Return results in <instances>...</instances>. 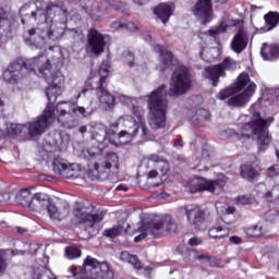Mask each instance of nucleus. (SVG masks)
Instances as JSON below:
<instances>
[{"label":"nucleus","mask_w":279,"mask_h":279,"mask_svg":"<svg viewBox=\"0 0 279 279\" xmlns=\"http://www.w3.org/2000/svg\"><path fill=\"white\" fill-rule=\"evenodd\" d=\"M174 10L175 5H173L171 2L160 3L154 9V14L157 15V19L161 20L163 25H167V23H169V19L173 16Z\"/></svg>","instance_id":"obj_27"},{"label":"nucleus","mask_w":279,"mask_h":279,"mask_svg":"<svg viewBox=\"0 0 279 279\" xmlns=\"http://www.w3.org/2000/svg\"><path fill=\"white\" fill-rule=\"evenodd\" d=\"M173 147L182 148V147H184V144L182 143V141H174Z\"/></svg>","instance_id":"obj_61"},{"label":"nucleus","mask_w":279,"mask_h":279,"mask_svg":"<svg viewBox=\"0 0 279 279\" xmlns=\"http://www.w3.org/2000/svg\"><path fill=\"white\" fill-rule=\"evenodd\" d=\"M116 130H117V128L112 126V124H111V126L105 133L104 141H117V138H119V140L125 138V136L131 134L126 130H121L119 133H117Z\"/></svg>","instance_id":"obj_33"},{"label":"nucleus","mask_w":279,"mask_h":279,"mask_svg":"<svg viewBox=\"0 0 279 279\" xmlns=\"http://www.w3.org/2000/svg\"><path fill=\"white\" fill-rule=\"evenodd\" d=\"M124 29L129 32H138V25H135L134 22L124 23Z\"/></svg>","instance_id":"obj_52"},{"label":"nucleus","mask_w":279,"mask_h":279,"mask_svg":"<svg viewBox=\"0 0 279 279\" xmlns=\"http://www.w3.org/2000/svg\"><path fill=\"white\" fill-rule=\"evenodd\" d=\"M8 29H10V20L8 19V13L0 7V47L5 40Z\"/></svg>","instance_id":"obj_32"},{"label":"nucleus","mask_w":279,"mask_h":279,"mask_svg":"<svg viewBox=\"0 0 279 279\" xmlns=\"http://www.w3.org/2000/svg\"><path fill=\"white\" fill-rule=\"evenodd\" d=\"M57 112L59 114L58 117V122L62 123L63 128H75V125H77V120H64L62 119V117H71V114H76L77 117H80V114H82V117H88V114H90V110L84 108V107H80L71 101H63V102H59L57 105Z\"/></svg>","instance_id":"obj_12"},{"label":"nucleus","mask_w":279,"mask_h":279,"mask_svg":"<svg viewBox=\"0 0 279 279\" xmlns=\"http://www.w3.org/2000/svg\"><path fill=\"white\" fill-rule=\"evenodd\" d=\"M66 34L74 43H82L84 40V33L80 28L68 29Z\"/></svg>","instance_id":"obj_39"},{"label":"nucleus","mask_w":279,"mask_h":279,"mask_svg":"<svg viewBox=\"0 0 279 279\" xmlns=\"http://www.w3.org/2000/svg\"><path fill=\"white\" fill-rule=\"evenodd\" d=\"M227 183L228 177H226V174H220L216 180H206L204 178L196 177L187 182L186 191L192 194L202 193L204 191L215 193L217 189L221 191Z\"/></svg>","instance_id":"obj_11"},{"label":"nucleus","mask_w":279,"mask_h":279,"mask_svg":"<svg viewBox=\"0 0 279 279\" xmlns=\"http://www.w3.org/2000/svg\"><path fill=\"white\" fill-rule=\"evenodd\" d=\"M253 202H254V197H252V195H242L238 197V203H240L242 206L252 204Z\"/></svg>","instance_id":"obj_49"},{"label":"nucleus","mask_w":279,"mask_h":279,"mask_svg":"<svg viewBox=\"0 0 279 279\" xmlns=\"http://www.w3.org/2000/svg\"><path fill=\"white\" fill-rule=\"evenodd\" d=\"M15 232H17V234H25V232H27V229L23 227H15Z\"/></svg>","instance_id":"obj_60"},{"label":"nucleus","mask_w":279,"mask_h":279,"mask_svg":"<svg viewBox=\"0 0 279 279\" xmlns=\"http://www.w3.org/2000/svg\"><path fill=\"white\" fill-rule=\"evenodd\" d=\"M72 145L75 154L84 160H96L89 166L96 178L110 180V173L113 175L119 173V155L117 153H107L106 156H101L104 149H106L104 142H96L92 147H86L80 141L74 142Z\"/></svg>","instance_id":"obj_2"},{"label":"nucleus","mask_w":279,"mask_h":279,"mask_svg":"<svg viewBox=\"0 0 279 279\" xmlns=\"http://www.w3.org/2000/svg\"><path fill=\"white\" fill-rule=\"evenodd\" d=\"M70 269H71V272L73 274L74 277L77 276V267L71 266Z\"/></svg>","instance_id":"obj_63"},{"label":"nucleus","mask_w":279,"mask_h":279,"mask_svg":"<svg viewBox=\"0 0 279 279\" xmlns=\"http://www.w3.org/2000/svg\"><path fill=\"white\" fill-rule=\"evenodd\" d=\"M246 236L250 239H260L263 236V227L253 226L244 229Z\"/></svg>","instance_id":"obj_38"},{"label":"nucleus","mask_w":279,"mask_h":279,"mask_svg":"<svg viewBox=\"0 0 279 279\" xmlns=\"http://www.w3.org/2000/svg\"><path fill=\"white\" fill-rule=\"evenodd\" d=\"M24 43L32 49H40L45 45V37L40 34L39 28H31L23 35Z\"/></svg>","instance_id":"obj_25"},{"label":"nucleus","mask_w":279,"mask_h":279,"mask_svg":"<svg viewBox=\"0 0 279 279\" xmlns=\"http://www.w3.org/2000/svg\"><path fill=\"white\" fill-rule=\"evenodd\" d=\"M256 93V83L250 80V74L243 72L231 87L218 94L220 101H226L230 108H243Z\"/></svg>","instance_id":"obj_4"},{"label":"nucleus","mask_w":279,"mask_h":279,"mask_svg":"<svg viewBox=\"0 0 279 279\" xmlns=\"http://www.w3.org/2000/svg\"><path fill=\"white\" fill-rule=\"evenodd\" d=\"M65 256L71 260L73 258H80V256H82V251L77 246H69L65 248Z\"/></svg>","instance_id":"obj_40"},{"label":"nucleus","mask_w":279,"mask_h":279,"mask_svg":"<svg viewBox=\"0 0 279 279\" xmlns=\"http://www.w3.org/2000/svg\"><path fill=\"white\" fill-rule=\"evenodd\" d=\"M25 128V125L23 124H7L4 132V138L5 136H19V134H21L23 132V129Z\"/></svg>","instance_id":"obj_37"},{"label":"nucleus","mask_w":279,"mask_h":279,"mask_svg":"<svg viewBox=\"0 0 279 279\" xmlns=\"http://www.w3.org/2000/svg\"><path fill=\"white\" fill-rule=\"evenodd\" d=\"M230 243H232L233 245H241V243H243V239H241V236L239 235H232L229 238Z\"/></svg>","instance_id":"obj_55"},{"label":"nucleus","mask_w":279,"mask_h":279,"mask_svg":"<svg viewBox=\"0 0 279 279\" xmlns=\"http://www.w3.org/2000/svg\"><path fill=\"white\" fill-rule=\"evenodd\" d=\"M109 73H110V70H108V65L102 63L98 71V75L100 78L96 83V87H95L96 95L101 106H104L106 110H112L116 104L114 96H112V94H110V92L106 89V80L108 78Z\"/></svg>","instance_id":"obj_13"},{"label":"nucleus","mask_w":279,"mask_h":279,"mask_svg":"<svg viewBox=\"0 0 279 279\" xmlns=\"http://www.w3.org/2000/svg\"><path fill=\"white\" fill-rule=\"evenodd\" d=\"M38 16H39V20H38ZM29 17L34 19V21H38V23H45L47 21V14H45V12L40 10L31 12Z\"/></svg>","instance_id":"obj_43"},{"label":"nucleus","mask_w":279,"mask_h":279,"mask_svg":"<svg viewBox=\"0 0 279 279\" xmlns=\"http://www.w3.org/2000/svg\"><path fill=\"white\" fill-rule=\"evenodd\" d=\"M175 230V223L170 217L163 219H155L148 222L147 220H142L137 223V230L140 234L134 238L135 243H141V241L147 239V236H154V239H160L165 236L166 232H172Z\"/></svg>","instance_id":"obj_7"},{"label":"nucleus","mask_w":279,"mask_h":279,"mask_svg":"<svg viewBox=\"0 0 279 279\" xmlns=\"http://www.w3.org/2000/svg\"><path fill=\"white\" fill-rule=\"evenodd\" d=\"M154 178H158V171L157 170H150L148 172V182H149V180H154Z\"/></svg>","instance_id":"obj_58"},{"label":"nucleus","mask_w":279,"mask_h":279,"mask_svg":"<svg viewBox=\"0 0 279 279\" xmlns=\"http://www.w3.org/2000/svg\"><path fill=\"white\" fill-rule=\"evenodd\" d=\"M57 151H66V142L64 141H40L37 143V156L39 160L49 162Z\"/></svg>","instance_id":"obj_16"},{"label":"nucleus","mask_w":279,"mask_h":279,"mask_svg":"<svg viewBox=\"0 0 279 279\" xmlns=\"http://www.w3.org/2000/svg\"><path fill=\"white\" fill-rule=\"evenodd\" d=\"M213 156H215V150L208 144H206L203 147V158H213Z\"/></svg>","instance_id":"obj_50"},{"label":"nucleus","mask_w":279,"mask_h":279,"mask_svg":"<svg viewBox=\"0 0 279 279\" xmlns=\"http://www.w3.org/2000/svg\"><path fill=\"white\" fill-rule=\"evenodd\" d=\"M120 260H123L124 263H130V265H132L134 269H143V263H141L138 256L132 255L129 252H122L120 254Z\"/></svg>","instance_id":"obj_34"},{"label":"nucleus","mask_w":279,"mask_h":279,"mask_svg":"<svg viewBox=\"0 0 279 279\" xmlns=\"http://www.w3.org/2000/svg\"><path fill=\"white\" fill-rule=\"evenodd\" d=\"M135 5H147L151 0H131Z\"/></svg>","instance_id":"obj_57"},{"label":"nucleus","mask_w":279,"mask_h":279,"mask_svg":"<svg viewBox=\"0 0 279 279\" xmlns=\"http://www.w3.org/2000/svg\"><path fill=\"white\" fill-rule=\"evenodd\" d=\"M210 119V112L206 109H198L192 117L191 121L194 125H202L205 121Z\"/></svg>","instance_id":"obj_35"},{"label":"nucleus","mask_w":279,"mask_h":279,"mask_svg":"<svg viewBox=\"0 0 279 279\" xmlns=\"http://www.w3.org/2000/svg\"><path fill=\"white\" fill-rule=\"evenodd\" d=\"M80 132L81 134H86V126H81Z\"/></svg>","instance_id":"obj_64"},{"label":"nucleus","mask_w":279,"mask_h":279,"mask_svg":"<svg viewBox=\"0 0 279 279\" xmlns=\"http://www.w3.org/2000/svg\"><path fill=\"white\" fill-rule=\"evenodd\" d=\"M221 230H223V228L221 227L209 229L208 234L210 239H223V235H219V232H221Z\"/></svg>","instance_id":"obj_47"},{"label":"nucleus","mask_w":279,"mask_h":279,"mask_svg":"<svg viewBox=\"0 0 279 279\" xmlns=\"http://www.w3.org/2000/svg\"><path fill=\"white\" fill-rule=\"evenodd\" d=\"M50 219H54L57 221H62L64 217H69V213H71V207H69V203L64 199H57L56 204L48 203L46 206Z\"/></svg>","instance_id":"obj_22"},{"label":"nucleus","mask_w":279,"mask_h":279,"mask_svg":"<svg viewBox=\"0 0 279 279\" xmlns=\"http://www.w3.org/2000/svg\"><path fill=\"white\" fill-rule=\"evenodd\" d=\"M238 23V20L230 19V16L227 15L218 26H214L207 32V36H209V38H214L216 43H219V39L217 38H219L221 34H226L228 32V27H235Z\"/></svg>","instance_id":"obj_23"},{"label":"nucleus","mask_w":279,"mask_h":279,"mask_svg":"<svg viewBox=\"0 0 279 279\" xmlns=\"http://www.w3.org/2000/svg\"><path fill=\"white\" fill-rule=\"evenodd\" d=\"M117 0H83L82 10L92 19V21H101L108 12V8H112Z\"/></svg>","instance_id":"obj_14"},{"label":"nucleus","mask_w":279,"mask_h":279,"mask_svg":"<svg viewBox=\"0 0 279 279\" xmlns=\"http://www.w3.org/2000/svg\"><path fill=\"white\" fill-rule=\"evenodd\" d=\"M110 28L113 32H117L119 29H125V23L121 22V21H114L111 25Z\"/></svg>","instance_id":"obj_51"},{"label":"nucleus","mask_w":279,"mask_h":279,"mask_svg":"<svg viewBox=\"0 0 279 279\" xmlns=\"http://www.w3.org/2000/svg\"><path fill=\"white\" fill-rule=\"evenodd\" d=\"M155 51L160 53L159 63L157 65V70L160 71V73L173 66V53L171 51L166 50L161 45L155 46Z\"/></svg>","instance_id":"obj_26"},{"label":"nucleus","mask_w":279,"mask_h":279,"mask_svg":"<svg viewBox=\"0 0 279 279\" xmlns=\"http://www.w3.org/2000/svg\"><path fill=\"white\" fill-rule=\"evenodd\" d=\"M123 232V227L117 226L110 229H106L104 231L105 236H109V239H114V236H119Z\"/></svg>","instance_id":"obj_41"},{"label":"nucleus","mask_w":279,"mask_h":279,"mask_svg":"<svg viewBox=\"0 0 279 279\" xmlns=\"http://www.w3.org/2000/svg\"><path fill=\"white\" fill-rule=\"evenodd\" d=\"M236 69V61L227 57L221 63L205 68L204 75L210 80L213 86L219 84V77H226V71H233Z\"/></svg>","instance_id":"obj_15"},{"label":"nucleus","mask_w":279,"mask_h":279,"mask_svg":"<svg viewBox=\"0 0 279 279\" xmlns=\"http://www.w3.org/2000/svg\"><path fill=\"white\" fill-rule=\"evenodd\" d=\"M122 60L129 66H134V54L132 53V51L130 50L124 51L122 54Z\"/></svg>","instance_id":"obj_45"},{"label":"nucleus","mask_w":279,"mask_h":279,"mask_svg":"<svg viewBox=\"0 0 279 279\" xmlns=\"http://www.w3.org/2000/svg\"><path fill=\"white\" fill-rule=\"evenodd\" d=\"M132 113L138 119V124L132 116H123L120 117L116 123H112V128H124V130L129 132V135H125V138H134L136 134H138V130L142 133V137L147 136V126L145 125V119H143L145 112L141 107L133 105Z\"/></svg>","instance_id":"obj_9"},{"label":"nucleus","mask_w":279,"mask_h":279,"mask_svg":"<svg viewBox=\"0 0 279 279\" xmlns=\"http://www.w3.org/2000/svg\"><path fill=\"white\" fill-rule=\"evenodd\" d=\"M40 250V245L36 242L29 243L28 244V252L29 254H36Z\"/></svg>","instance_id":"obj_53"},{"label":"nucleus","mask_w":279,"mask_h":279,"mask_svg":"<svg viewBox=\"0 0 279 279\" xmlns=\"http://www.w3.org/2000/svg\"><path fill=\"white\" fill-rule=\"evenodd\" d=\"M34 189L32 190H21L19 193L14 192H0V204H8L12 197H15L16 204L24 206V208H31L32 198L34 195Z\"/></svg>","instance_id":"obj_18"},{"label":"nucleus","mask_w":279,"mask_h":279,"mask_svg":"<svg viewBox=\"0 0 279 279\" xmlns=\"http://www.w3.org/2000/svg\"><path fill=\"white\" fill-rule=\"evenodd\" d=\"M52 169L57 175L65 178L66 180L82 178V168H80L78 165L69 163L60 157L53 159Z\"/></svg>","instance_id":"obj_17"},{"label":"nucleus","mask_w":279,"mask_h":279,"mask_svg":"<svg viewBox=\"0 0 279 279\" xmlns=\"http://www.w3.org/2000/svg\"><path fill=\"white\" fill-rule=\"evenodd\" d=\"M266 221H269L270 223H274L276 221H279V210H269L265 214Z\"/></svg>","instance_id":"obj_44"},{"label":"nucleus","mask_w":279,"mask_h":279,"mask_svg":"<svg viewBox=\"0 0 279 279\" xmlns=\"http://www.w3.org/2000/svg\"><path fill=\"white\" fill-rule=\"evenodd\" d=\"M46 14L49 19H53V23L48 32L49 40H60L66 34V23L69 21L66 10L60 5L49 3L46 8Z\"/></svg>","instance_id":"obj_8"},{"label":"nucleus","mask_w":279,"mask_h":279,"mask_svg":"<svg viewBox=\"0 0 279 279\" xmlns=\"http://www.w3.org/2000/svg\"><path fill=\"white\" fill-rule=\"evenodd\" d=\"M184 210L190 226H193L195 230H204V223H206V210L195 205H186Z\"/></svg>","instance_id":"obj_19"},{"label":"nucleus","mask_w":279,"mask_h":279,"mask_svg":"<svg viewBox=\"0 0 279 279\" xmlns=\"http://www.w3.org/2000/svg\"><path fill=\"white\" fill-rule=\"evenodd\" d=\"M116 191H125L128 192V186L123 185V184H120L117 186Z\"/></svg>","instance_id":"obj_62"},{"label":"nucleus","mask_w":279,"mask_h":279,"mask_svg":"<svg viewBox=\"0 0 279 279\" xmlns=\"http://www.w3.org/2000/svg\"><path fill=\"white\" fill-rule=\"evenodd\" d=\"M74 217L78 219L81 223H84V230L89 236H96V234H99L98 223L104 221L106 214L104 210L95 211V207H93L90 203H76Z\"/></svg>","instance_id":"obj_6"},{"label":"nucleus","mask_w":279,"mask_h":279,"mask_svg":"<svg viewBox=\"0 0 279 279\" xmlns=\"http://www.w3.org/2000/svg\"><path fill=\"white\" fill-rule=\"evenodd\" d=\"M147 160L155 163L156 169H159L162 178H165L167 173H169V161H167L161 156L153 154L147 157Z\"/></svg>","instance_id":"obj_31"},{"label":"nucleus","mask_w":279,"mask_h":279,"mask_svg":"<svg viewBox=\"0 0 279 279\" xmlns=\"http://www.w3.org/2000/svg\"><path fill=\"white\" fill-rule=\"evenodd\" d=\"M262 58L264 60H268L272 62V60H278L279 58V45L274 44V45H268L264 44L262 49H260Z\"/></svg>","instance_id":"obj_30"},{"label":"nucleus","mask_w":279,"mask_h":279,"mask_svg":"<svg viewBox=\"0 0 279 279\" xmlns=\"http://www.w3.org/2000/svg\"><path fill=\"white\" fill-rule=\"evenodd\" d=\"M258 105L254 104L248 109L250 114L240 116L238 123L241 128V133H235L229 129L222 133L225 138H233L234 141L250 140L252 141H271L269 134V125L274 123V118L264 119L258 111Z\"/></svg>","instance_id":"obj_3"},{"label":"nucleus","mask_w":279,"mask_h":279,"mask_svg":"<svg viewBox=\"0 0 279 279\" xmlns=\"http://www.w3.org/2000/svg\"><path fill=\"white\" fill-rule=\"evenodd\" d=\"M149 125L153 130H160L167 125V110L169 100L167 99V85H160L148 95Z\"/></svg>","instance_id":"obj_5"},{"label":"nucleus","mask_w":279,"mask_h":279,"mask_svg":"<svg viewBox=\"0 0 279 279\" xmlns=\"http://www.w3.org/2000/svg\"><path fill=\"white\" fill-rule=\"evenodd\" d=\"M38 70V76L46 80L48 87L46 88V97L48 99L47 109L44 110L43 116L38 117L36 121L29 122L28 134L32 138L40 136L56 121V104L58 97L64 90V76L60 72H51V63L47 56L41 54L35 58L20 57L11 62L8 69L3 72V80L10 84H16L19 80H23V71Z\"/></svg>","instance_id":"obj_1"},{"label":"nucleus","mask_w":279,"mask_h":279,"mask_svg":"<svg viewBox=\"0 0 279 279\" xmlns=\"http://www.w3.org/2000/svg\"><path fill=\"white\" fill-rule=\"evenodd\" d=\"M8 267V262L5 260V257L0 254V274H3Z\"/></svg>","instance_id":"obj_56"},{"label":"nucleus","mask_w":279,"mask_h":279,"mask_svg":"<svg viewBox=\"0 0 279 279\" xmlns=\"http://www.w3.org/2000/svg\"><path fill=\"white\" fill-rule=\"evenodd\" d=\"M215 206L218 213H223V210H226L227 215H232L234 214V210H236L234 207H223L221 202H216Z\"/></svg>","instance_id":"obj_46"},{"label":"nucleus","mask_w":279,"mask_h":279,"mask_svg":"<svg viewBox=\"0 0 279 279\" xmlns=\"http://www.w3.org/2000/svg\"><path fill=\"white\" fill-rule=\"evenodd\" d=\"M240 175L246 182H256L260 178V172L250 163H243L240 166Z\"/></svg>","instance_id":"obj_29"},{"label":"nucleus","mask_w":279,"mask_h":279,"mask_svg":"<svg viewBox=\"0 0 279 279\" xmlns=\"http://www.w3.org/2000/svg\"><path fill=\"white\" fill-rule=\"evenodd\" d=\"M192 85L193 78L189 69L179 66L172 73L168 95L170 97H182V95H186L191 90Z\"/></svg>","instance_id":"obj_10"},{"label":"nucleus","mask_w":279,"mask_h":279,"mask_svg":"<svg viewBox=\"0 0 279 279\" xmlns=\"http://www.w3.org/2000/svg\"><path fill=\"white\" fill-rule=\"evenodd\" d=\"M120 101L122 104H132V98L128 97V96H120Z\"/></svg>","instance_id":"obj_59"},{"label":"nucleus","mask_w":279,"mask_h":279,"mask_svg":"<svg viewBox=\"0 0 279 279\" xmlns=\"http://www.w3.org/2000/svg\"><path fill=\"white\" fill-rule=\"evenodd\" d=\"M106 49V37L96 28H90L87 34V51L94 56H101Z\"/></svg>","instance_id":"obj_20"},{"label":"nucleus","mask_w":279,"mask_h":279,"mask_svg":"<svg viewBox=\"0 0 279 279\" xmlns=\"http://www.w3.org/2000/svg\"><path fill=\"white\" fill-rule=\"evenodd\" d=\"M190 256H193L196 260H201V263H209V266L213 267V264H210V256L208 255H199L196 250H191Z\"/></svg>","instance_id":"obj_42"},{"label":"nucleus","mask_w":279,"mask_h":279,"mask_svg":"<svg viewBox=\"0 0 279 279\" xmlns=\"http://www.w3.org/2000/svg\"><path fill=\"white\" fill-rule=\"evenodd\" d=\"M266 175L268 178H276L279 175V166L278 165H275V166H271L267 169L266 171Z\"/></svg>","instance_id":"obj_48"},{"label":"nucleus","mask_w":279,"mask_h":279,"mask_svg":"<svg viewBox=\"0 0 279 279\" xmlns=\"http://www.w3.org/2000/svg\"><path fill=\"white\" fill-rule=\"evenodd\" d=\"M266 25L268 26V32H271L279 23V13L278 12H268L264 15Z\"/></svg>","instance_id":"obj_36"},{"label":"nucleus","mask_w":279,"mask_h":279,"mask_svg":"<svg viewBox=\"0 0 279 279\" xmlns=\"http://www.w3.org/2000/svg\"><path fill=\"white\" fill-rule=\"evenodd\" d=\"M49 206V195L45 193H33V198L31 201V208L36 213L45 210Z\"/></svg>","instance_id":"obj_28"},{"label":"nucleus","mask_w":279,"mask_h":279,"mask_svg":"<svg viewBox=\"0 0 279 279\" xmlns=\"http://www.w3.org/2000/svg\"><path fill=\"white\" fill-rule=\"evenodd\" d=\"M187 243H189V245H191L192 247H195V246H197V245H202L203 241H202V239H199V238H197V236H194V238H191Z\"/></svg>","instance_id":"obj_54"},{"label":"nucleus","mask_w":279,"mask_h":279,"mask_svg":"<svg viewBox=\"0 0 279 279\" xmlns=\"http://www.w3.org/2000/svg\"><path fill=\"white\" fill-rule=\"evenodd\" d=\"M250 43V37L247 36V31L240 28L238 33L231 40L230 47L234 53H243L247 49V44Z\"/></svg>","instance_id":"obj_24"},{"label":"nucleus","mask_w":279,"mask_h":279,"mask_svg":"<svg viewBox=\"0 0 279 279\" xmlns=\"http://www.w3.org/2000/svg\"><path fill=\"white\" fill-rule=\"evenodd\" d=\"M220 3H227L228 0H218ZM194 16L198 19L202 25L213 21V3L211 0H198L194 7Z\"/></svg>","instance_id":"obj_21"}]
</instances>
